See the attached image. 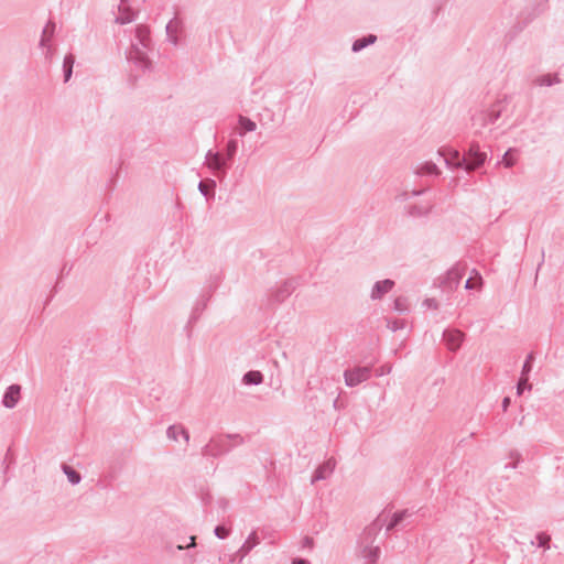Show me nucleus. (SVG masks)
<instances>
[{
    "mask_svg": "<svg viewBox=\"0 0 564 564\" xmlns=\"http://www.w3.org/2000/svg\"><path fill=\"white\" fill-rule=\"evenodd\" d=\"M204 165H206L220 182L226 178L228 170L231 166L224 153L214 150L207 151Z\"/></svg>",
    "mask_w": 564,
    "mask_h": 564,
    "instance_id": "obj_4",
    "label": "nucleus"
},
{
    "mask_svg": "<svg viewBox=\"0 0 564 564\" xmlns=\"http://www.w3.org/2000/svg\"><path fill=\"white\" fill-rule=\"evenodd\" d=\"M362 556L367 560L366 564H376L380 556V549L378 546H365Z\"/></svg>",
    "mask_w": 564,
    "mask_h": 564,
    "instance_id": "obj_23",
    "label": "nucleus"
},
{
    "mask_svg": "<svg viewBox=\"0 0 564 564\" xmlns=\"http://www.w3.org/2000/svg\"><path fill=\"white\" fill-rule=\"evenodd\" d=\"M195 546H196L195 536H191L189 544L187 545V547H195Z\"/></svg>",
    "mask_w": 564,
    "mask_h": 564,
    "instance_id": "obj_54",
    "label": "nucleus"
},
{
    "mask_svg": "<svg viewBox=\"0 0 564 564\" xmlns=\"http://www.w3.org/2000/svg\"><path fill=\"white\" fill-rule=\"evenodd\" d=\"M390 371H391V366H388V365L381 366L379 369H377L376 377H382L384 375L390 373Z\"/></svg>",
    "mask_w": 564,
    "mask_h": 564,
    "instance_id": "obj_43",
    "label": "nucleus"
},
{
    "mask_svg": "<svg viewBox=\"0 0 564 564\" xmlns=\"http://www.w3.org/2000/svg\"><path fill=\"white\" fill-rule=\"evenodd\" d=\"M423 305H425L427 308H432V310H437L438 308V303L435 299H426L424 302H423Z\"/></svg>",
    "mask_w": 564,
    "mask_h": 564,
    "instance_id": "obj_44",
    "label": "nucleus"
},
{
    "mask_svg": "<svg viewBox=\"0 0 564 564\" xmlns=\"http://www.w3.org/2000/svg\"><path fill=\"white\" fill-rule=\"evenodd\" d=\"M292 564H311V562L306 558L296 557L293 558Z\"/></svg>",
    "mask_w": 564,
    "mask_h": 564,
    "instance_id": "obj_48",
    "label": "nucleus"
},
{
    "mask_svg": "<svg viewBox=\"0 0 564 564\" xmlns=\"http://www.w3.org/2000/svg\"><path fill=\"white\" fill-rule=\"evenodd\" d=\"M410 516H411V513L409 512V510H401V511L394 512L390 522L386 527V531L390 532V531L394 530L395 528L400 527L401 523L403 522V520Z\"/></svg>",
    "mask_w": 564,
    "mask_h": 564,
    "instance_id": "obj_18",
    "label": "nucleus"
},
{
    "mask_svg": "<svg viewBox=\"0 0 564 564\" xmlns=\"http://www.w3.org/2000/svg\"><path fill=\"white\" fill-rule=\"evenodd\" d=\"M260 543V539L257 534L256 531H252L248 538L246 539V541L243 542V544L241 545V547L238 550L237 554L239 557H240V561L249 554V552L256 547L258 544Z\"/></svg>",
    "mask_w": 564,
    "mask_h": 564,
    "instance_id": "obj_15",
    "label": "nucleus"
},
{
    "mask_svg": "<svg viewBox=\"0 0 564 564\" xmlns=\"http://www.w3.org/2000/svg\"><path fill=\"white\" fill-rule=\"evenodd\" d=\"M242 382L247 386H258L263 382V375L258 370L247 371L242 377Z\"/></svg>",
    "mask_w": 564,
    "mask_h": 564,
    "instance_id": "obj_21",
    "label": "nucleus"
},
{
    "mask_svg": "<svg viewBox=\"0 0 564 564\" xmlns=\"http://www.w3.org/2000/svg\"><path fill=\"white\" fill-rule=\"evenodd\" d=\"M534 83L538 86L551 87L555 84H560L561 79L557 74H544L535 78Z\"/></svg>",
    "mask_w": 564,
    "mask_h": 564,
    "instance_id": "obj_22",
    "label": "nucleus"
},
{
    "mask_svg": "<svg viewBox=\"0 0 564 564\" xmlns=\"http://www.w3.org/2000/svg\"><path fill=\"white\" fill-rule=\"evenodd\" d=\"M238 147H239V142L237 139H230V140H228V142L226 144L224 155L229 161L230 164H231V161L234 160L235 155L237 154Z\"/></svg>",
    "mask_w": 564,
    "mask_h": 564,
    "instance_id": "obj_28",
    "label": "nucleus"
},
{
    "mask_svg": "<svg viewBox=\"0 0 564 564\" xmlns=\"http://www.w3.org/2000/svg\"><path fill=\"white\" fill-rule=\"evenodd\" d=\"M238 123L241 129L240 135L242 137L246 132H252L256 130L257 124L254 121H252L250 118L245 116H239Z\"/></svg>",
    "mask_w": 564,
    "mask_h": 564,
    "instance_id": "obj_27",
    "label": "nucleus"
},
{
    "mask_svg": "<svg viewBox=\"0 0 564 564\" xmlns=\"http://www.w3.org/2000/svg\"><path fill=\"white\" fill-rule=\"evenodd\" d=\"M475 288V285L473 284L471 282V278H469L466 282H465V289L467 290H473Z\"/></svg>",
    "mask_w": 564,
    "mask_h": 564,
    "instance_id": "obj_52",
    "label": "nucleus"
},
{
    "mask_svg": "<svg viewBox=\"0 0 564 564\" xmlns=\"http://www.w3.org/2000/svg\"><path fill=\"white\" fill-rule=\"evenodd\" d=\"M531 384L529 383V377L520 376V379L517 384V393L521 395L525 390H531Z\"/></svg>",
    "mask_w": 564,
    "mask_h": 564,
    "instance_id": "obj_33",
    "label": "nucleus"
},
{
    "mask_svg": "<svg viewBox=\"0 0 564 564\" xmlns=\"http://www.w3.org/2000/svg\"><path fill=\"white\" fill-rule=\"evenodd\" d=\"M74 64L75 55L72 53L66 54L63 59L64 83H67L72 78Z\"/></svg>",
    "mask_w": 564,
    "mask_h": 564,
    "instance_id": "obj_19",
    "label": "nucleus"
},
{
    "mask_svg": "<svg viewBox=\"0 0 564 564\" xmlns=\"http://www.w3.org/2000/svg\"><path fill=\"white\" fill-rule=\"evenodd\" d=\"M296 288L294 280H286L278 288L271 291L270 300L274 303H281L288 299Z\"/></svg>",
    "mask_w": 564,
    "mask_h": 564,
    "instance_id": "obj_7",
    "label": "nucleus"
},
{
    "mask_svg": "<svg viewBox=\"0 0 564 564\" xmlns=\"http://www.w3.org/2000/svg\"><path fill=\"white\" fill-rule=\"evenodd\" d=\"M534 360V355L533 352H530L525 360H524V364L522 366V371H521V376L522 377H529V373L531 372L532 370V362Z\"/></svg>",
    "mask_w": 564,
    "mask_h": 564,
    "instance_id": "obj_32",
    "label": "nucleus"
},
{
    "mask_svg": "<svg viewBox=\"0 0 564 564\" xmlns=\"http://www.w3.org/2000/svg\"><path fill=\"white\" fill-rule=\"evenodd\" d=\"M51 39L52 37L50 35H46V33L42 32L39 45L43 50L46 48V52H45L46 58H51V55H52V51H51V46H50Z\"/></svg>",
    "mask_w": 564,
    "mask_h": 564,
    "instance_id": "obj_31",
    "label": "nucleus"
},
{
    "mask_svg": "<svg viewBox=\"0 0 564 564\" xmlns=\"http://www.w3.org/2000/svg\"><path fill=\"white\" fill-rule=\"evenodd\" d=\"M399 198H400V200H405V199H408V198H409L408 193H406V192L402 193V194L399 196Z\"/></svg>",
    "mask_w": 564,
    "mask_h": 564,
    "instance_id": "obj_55",
    "label": "nucleus"
},
{
    "mask_svg": "<svg viewBox=\"0 0 564 564\" xmlns=\"http://www.w3.org/2000/svg\"><path fill=\"white\" fill-rule=\"evenodd\" d=\"M424 191H412V196H419L423 194Z\"/></svg>",
    "mask_w": 564,
    "mask_h": 564,
    "instance_id": "obj_56",
    "label": "nucleus"
},
{
    "mask_svg": "<svg viewBox=\"0 0 564 564\" xmlns=\"http://www.w3.org/2000/svg\"><path fill=\"white\" fill-rule=\"evenodd\" d=\"M334 469H335V460H333V459L326 460L325 463H323L315 469V471L312 476L311 484H315L319 480H324V479L328 478L333 474Z\"/></svg>",
    "mask_w": 564,
    "mask_h": 564,
    "instance_id": "obj_12",
    "label": "nucleus"
},
{
    "mask_svg": "<svg viewBox=\"0 0 564 564\" xmlns=\"http://www.w3.org/2000/svg\"><path fill=\"white\" fill-rule=\"evenodd\" d=\"M200 501L204 506H209L213 502V496L208 490H200Z\"/></svg>",
    "mask_w": 564,
    "mask_h": 564,
    "instance_id": "obj_38",
    "label": "nucleus"
},
{
    "mask_svg": "<svg viewBox=\"0 0 564 564\" xmlns=\"http://www.w3.org/2000/svg\"><path fill=\"white\" fill-rule=\"evenodd\" d=\"M464 159H466L465 171L467 173H471L484 166L488 160V153L481 150L478 142L473 141L465 151Z\"/></svg>",
    "mask_w": 564,
    "mask_h": 564,
    "instance_id": "obj_5",
    "label": "nucleus"
},
{
    "mask_svg": "<svg viewBox=\"0 0 564 564\" xmlns=\"http://www.w3.org/2000/svg\"><path fill=\"white\" fill-rule=\"evenodd\" d=\"M465 334L459 329H445L443 332V339L449 350L456 351L459 349Z\"/></svg>",
    "mask_w": 564,
    "mask_h": 564,
    "instance_id": "obj_9",
    "label": "nucleus"
},
{
    "mask_svg": "<svg viewBox=\"0 0 564 564\" xmlns=\"http://www.w3.org/2000/svg\"><path fill=\"white\" fill-rule=\"evenodd\" d=\"M181 425H171L166 430V436L172 441H177Z\"/></svg>",
    "mask_w": 564,
    "mask_h": 564,
    "instance_id": "obj_35",
    "label": "nucleus"
},
{
    "mask_svg": "<svg viewBox=\"0 0 564 564\" xmlns=\"http://www.w3.org/2000/svg\"><path fill=\"white\" fill-rule=\"evenodd\" d=\"M180 434L183 436V438H184V441H185L186 443H188V442H189V433H188V431H187L185 427H183L182 425H181V429H180Z\"/></svg>",
    "mask_w": 564,
    "mask_h": 564,
    "instance_id": "obj_46",
    "label": "nucleus"
},
{
    "mask_svg": "<svg viewBox=\"0 0 564 564\" xmlns=\"http://www.w3.org/2000/svg\"><path fill=\"white\" fill-rule=\"evenodd\" d=\"M513 149H509L505 152L501 163L505 165V167H512L516 164V159L512 156Z\"/></svg>",
    "mask_w": 564,
    "mask_h": 564,
    "instance_id": "obj_34",
    "label": "nucleus"
},
{
    "mask_svg": "<svg viewBox=\"0 0 564 564\" xmlns=\"http://www.w3.org/2000/svg\"><path fill=\"white\" fill-rule=\"evenodd\" d=\"M177 28H178V21L176 19L171 20L166 24V28H165L167 40L173 45H177V42H178L177 36H176Z\"/></svg>",
    "mask_w": 564,
    "mask_h": 564,
    "instance_id": "obj_25",
    "label": "nucleus"
},
{
    "mask_svg": "<svg viewBox=\"0 0 564 564\" xmlns=\"http://www.w3.org/2000/svg\"><path fill=\"white\" fill-rule=\"evenodd\" d=\"M214 534L218 539H226L229 535V530L227 528L223 527V525H217L214 529Z\"/></svg>",
    "mask_w": 564,
    "mask_h": 564,
    "instance_id": "obj_37",
    "label": "nucleus"
},
{
    "mask_svg": "<svg viewBox=\"0 0 564 564\" xmlns=\"http://www.w3.org/2000/svg\"><path fill=\"white\" fill-rule=\"evenodd\" d=\"M414 173L420 176H438L441 171L434 162L426 161L417 164L414 169Z\"/></svg>",
    "mask_w": 564,
    "mask_h": 564,
    "instance_id": "obj_14",
    "label": "nucleus"
},
{
    "mask_svg": "<svg viewBox=\"0 0 564 564\" xmlns=\"http://www.w3.org/2000/svg\"><path fill=\"white\" fill-rule=\"evenodd\" d=\"M501 405H502V410L507 411L510 405V398L509 397L503 398Z\"/></svg>",
    "mask_w": 564,
    "mask_h": 564,
    "instance_id": "obj_49",
    "label": "nucleus"
},
{
    "mask_svg": "<svg viewBox=\"0 0 564 564\" xmlns=\"http://www.w3.org/2000/svg\"><path fill=\"white\" fill-rule=\"evenodd\" d=\"M217 505L223 511H226L229 507V501L226 498L221 497L217 500Z\"/></svg>",
    "mask_w": 564,
    "mask_h": 564,
    "instance_id": "obj_45",
    "label": "nucleus"
},
{
    "mask_svg": "<svg viewBox=\"0 0 564 564\" xmlns=\"http://www.w3.org/2000/svg\"><path fill=\"white\" fill-rule=\"evenodd\" d=\"M62 470L72 485H77L82 480L80 474L67 464H62Z\"/></svg>",
    "mask_w": 564,
    "mask_h": 564,
    "instance_id": "obj_26",
    "label": "nucleus"
},
{
    "mask_svg": "<svg viewBox=\"0 0 564 564\" xmlns=\"http://www.w3.org/2000/svg\"><path fill=\"white\" fill-rule=\"evenodd\" d=\"M377 36L373 34H368L366 36L359 37L354 41L351 45V51L354 53H358L362 51L364 48L368 47L369 45L376 43Z\"/></svg>",
    "mask_w": 564,
    "mask_h": 564,
    "instance_id": "obj_17",
    "label": "nucleus"
},
{
    "mask_svg": "<svg viewBox=\"0 0 564 564\" xmlns=\"http://www.w3.org/2000/svg\"><path fill=\"white\" fill-rule=\"evenodd\" d=\"M384 522V519L382 518V516L380 514L372 523L371 525L368 528V531L369 532H377L381 529L382 527V523Z\"/></svg>",
    "mask_w": 564,
    "mask_h": 564,
    "instance_id": "obj_36",
    "label": "nucleus"
},
{
    "mask_svg": "<svg viewBox=\"0 0 564 564\" xmlns=\"http://www.w3.org/2000/svg\"><path fill=\"white\" fill-rule=\"evenodd\" d=\"M395 285V282L391 279H384L377 281L370 292V299L372 301L381 300L386 294H388Z\"/></svg>",
    "mask_w": 564,
    "mask_h": 564,
    "instance_id": "obj_8",
    "label": "nucleus"
},
{
    "mask_svg": "<svg viewBox=\"0 0 564 564\" xmlns=\"http://www.w3.org/2000/svg\"><path fill=\"white\" fill-rule=\"evenodd\" d=\"M124 0H121V2H123Z\"/></svg>",
    "mask_w": 564,
    "mask_h": 564,
    "instance_id": "obj_58",
    "label": "nucleus"
},
{
    "mask_svg": "<svg viewBox=\"0 0 564 564\" xmlns=\"http://www.w3.org/2000/svg\"><path fill=\"white\" fill-rule=\"evenodd\" d=\"M217 184L213 178H207L198 183L199 193L208 200L215 197V188Z\"/></svg>",
    "mask_w": 564,
    "mask_h": 564,
    "instance_id": "obj_16",
    "label": "nucleus"
},
{
    "mask_svg": "<svg viewBox=\"0 0 564 564\" xmlns=\"http://www.w3.org/2000/svg\"><path fill=\"white\" fill-rule=\"evenodd\" d=\"M432 210V206H421V205H409L406 207V212L412 217H423L427 216Z\"/></svg>",
    "mask_w": 564,
    "mask_h": 564,
    "instance_id": "obj_24",
    "label": "nucleus"
},
{
    "mask_svg": "<svg viewBox=\"0 0 564 564\" xmlns=\"http://www.w3.org/2000/svg\"><path fill=\"white\" fill-rule=\"evenodd\" d=\"M246 438L239 433H227L212 437L202 448V455L206 457H220L245 444Z\"/></svg>",
    "mask_w": 564,
    "mask_h": 564,
    "instance_id": "obj_2",
    "label": "nucleus"
},
{
    "mask_svg": "<svg viewBox=\"0 0 564 564\" xmlns=\"http://www.w3.org/2000/svg\"><path fill=\"white\" fill-rule=\"evenodd\" d=\"M21 397V386L13 383L9 386L2 398V405L7 409H13L18 404Z\"/></svg>",
    "mask_w": 564,
    "mask_h": 564,
    "instance_id": "obj_10",
    "label": "nucleus"
},
{
    "mask_svg": "<svg viewBox=\"0 0 564 564\" xmlns=\"http://www.w3.org/2000/svg\"><path fill=\"white\" fill-rule=\"evenodd\" d=\"M42 32L46 33V35H50L51 37H53L54 32H55V23L50 20L46 23V25L43 28Z\"/></svg>",
    "mask_w": 564,
    "mask_h": 564,
    "instance_id": "obj_41",
    "label": "nucleus"
},
{
    "mask_svg": "<svg viewBox=\"0 0 564 564\" xmlns=\"http://www.w3.org/2000/svg\"><path fill=\"white\" fill-rule=\"evenodd\" d=\"M42 32L46 33V35H50L51 37H53L54 32H55V23L50 20L46 23V25L43 28Z\"/></svg>",
    "mask_w": 564,
    "mask_h": 564,
    "instance_id": "obj_40",
    "label": "nucleus"
},
{
    "mask_svg": "<svg viewBox=\"0 0 564 564\" xmlns=\"http://www.w3.org/2000/svg\"><path fill=\"white\" fill-rule=\"evenodd\" d=\"M505 109L502 100H497L488 107H481L471 115V126L475 128H486L489 124H495L501 117Z\"/></svg>",
    "mask_w": 564,
    "mask_h": 564,
    "instance_id": "obj_3",
    "label": "nucleus"
},
{
    "mask_svg": "<svg viewBox=\"0 0 564 564\" xmlns=\"http://www.w3.org/2000/svg\"><path fill=\"white\" fill-rule=\"evenodd\" d=\"M388 327L392 330V332H397L399 329H402L404 327V322L403 321H399V319H395V321H389L388 322Z\"/></svg>",
    "mask_w": 564,
    "mask_h": 564,
    "instance_id": "obj_39",
    "label": "nucleus"
},
{
    "mask_svg": "<svg viewBox=\"0 0 564 564\" xmlns=\"http://www.w3.org/2000/svg\"><path fill=\"white\" fill-rule=\"evenodd\" d=\"M135 13L130 8L119 6V14L116 17L115 22L118 24H127L134 20Z\"/></svg>",
    "mask_w": 564,
    "mask_h": 564,
    "instance_id": "obj_20",
    "label": "nucleus"
},
{
    "mask_svg": "<svg viewBox=\"0 0 564 564\" xmlns=\"http://www.w3.org/2000/svg\"><path fill=\"white\" fill-rule=\"evenodd\" d=\"M465 275V269L460 267L459 264H456L452 269H449L446 273L445 283L448 285V288H456L463 276Z\"/></svg>",
    "mask_w": 564,
    "mask_h": 564,
    "instance_id": "obj_13",
    "label": "nucleus"
},
{
    "mask_svg": "<svg viewBox=\"0 0 564 564\" xmlns=\"http://www.w3.org/2000/svg\"><path fill=\"white\" fill-rule=\"evenodd\" d=\"M371 366H358L344 371L345 384L354 388L371 378Z\"/></svg>",
    "mask_w": 564,
    "mask_h": 564,
    "instance_id": "obj_6",
    "label": "nucleus"
},
{
    "mask_svg": "<svg viewBox=\"0 0 564 564\" xmlns=\"http://www.w3.org/2000/svg\"><path fill=\"white\" fill-rule=\"evenodd\" d=\"M393 310L403 314L409 312V302L404 296H399L393 302Z\"/></svg>",
    "mask_w": 564,
    "mask_h": 564,
    "instance_id": "obj_30",
    "label": "nucleus"
},
{
    "mask_svg": "<svg viewBox=\"0 0 564 564\" xmlns=\"http://www.w3.org/2000/svg\"><path fill=\"white\" fill-rule=\"evenodd\" d=\"M208 301H209V295L203 296V299L200 301H198L197 303H199V305L202 306V310H205Z\"/></svg>",
    "mask_w": 564,
    "mask_h": 564,
    "instance_id": "obj_50",
    "label": "nucleus"
},
{
    "mask_svg": "<svg viewBox=\"0 0 564 564\" xmlns=\"http://www.w3.org/2000/svg\"><path fill=\"white\" fill-rule=\"evenodd\" d=\"M438 154L444 156V162L448 169H463L465 171L466 159L458 150H451L448 155L438 151Z\"/></svg>",
    "mask_w": 564,
    "mask_h": 564,
    "instance_id": "obj_11",
    "label": "nucleus"
},
{
    "mask_svg": "<svg viewBox=\"0 0 564 564\" xmlns=\"http://www.w3.org/2000/svg\"><path fill=\"white\" fill-rule=\"evenodd\" d=\"M184 546L183 545H177V550H183Z\"/></svg>",
    "mask_w": 564,
    "mask_h": 564,
    "instance_id": "obj_57",
    "label": "nucleus"
},
{
    "mask_svg": "<svg viewBox=\"0 0 564 564\" xmlns=\"http://www.w3.org/2000/svg\"><path fill=\"white\" fill-rule=\"evenodd\" d=\"M519 463H520V462H518V460H516V462L513 460L512 463L507 464L505 467H506V468H512V469H516V468L518 467Z\"/></svg>",
    "mask_w": 564,
    "mask_h": 564,
    "instance_id": "obj_53",
    "label": "nucleus"
},
{
    "mask_svg": "<svg viewBox=\"0 0 564 564\" xmlns=\"http://www.w3.org/2000/svg\"><path fill=\"white\" fill-rule=\"evenodd\" d=\"M151 43L152 41L149 28L143 24L137 25L134 29V39L126 52V57L142 72L151 68V59L148 55L151 48Z\"/></svg>",
    "mask_w": 564,
    "mask_h": 564,
    "instance_id": "obj_1",
    "label": "nucleus"
},
{
    "mask_svg": "<svg viewBox=\"0 0 564 564\" xmlns=\"http://www.w3.org/2000/svg\"><path fill=\"white\" fill-rule=\"evenodd\" d=\"M202 306L199 305V303H197L195 305V307L193 308V312H192V315L189 317V323H195L197 321V318L199 317V314L202 313Z\"/></svg>",
    "mask_w": 564,
    "mask_h": 564,
    "instance_id": "obj_42",
    "label": "nucleus"
},
{
    "mask_svg": "<svg viewBox=\"0 0 564 564\" xmlns=\"http://www.w3.org/2000/svg\"><path fill=\"white\" fill-rule=\"evenodd\" d=\"M312 545H313V539H312V538H310V536H305V538L303 539V546H308V547H311Z\"/></svg>",
    "mask_w": 564,
    "mask_h": 564,
    "instance_id": "obj_51",
    "label": "nucleus"
},
{
    "mask_svg": "<svg viewBox=\"0 0 564 564\" xmlns=\"http://www.w3.org/2000/svg\"><path fill=\"white\" fill-rule=\"evenodd\" d=\"M510 458H512L514 462L518 460L520 462L521 460V454L518 452V451H511L510 452Z\"/></svg>",
    "mask_w": 564,
    "mask_h": 564,
    "instance_id": "obj_47",
    "label": "nucleus"
},
{
    "mask_svg": "<svg viewBox=\"0 0 564 564\" xmlns=\"http://www.w3.org/2000/svg\"><path fill=\"white\" fill-rule=\"evenodd\" d=\"M535 540H536V546L538 547H543L544 550H549L550 549V541H551V536L545 533V532H540L536 534L535 536ZM533 545L535 544L534 541L531 542Z\"/></svg>",
    "mask_w": 564,
    "mask_h": 564,
    "instance_id": "obj_29",
    "label": "nucleus"
}]
</instances>
